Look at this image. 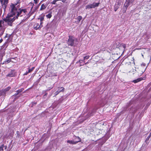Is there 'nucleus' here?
<instances>
[{
  "label": "nucleus",
  "instance_id": "1",
  "mask_svg": "<svg viewBox=\"0 0 151 151\" xmlns=\"http://www.w3.org/2000/svg\"><path fill=\"white\" fill-rule=\"evenodd\" d=\"M18 3V2H17L16 4H12L10 5L9 8L10 12L8 14L7 16L5 19L6 22L8 23V24H11L18 17H22L24 14V16L26 14L27 12L26 9H19L17 11V8L16 6Z\"/></svg>",
  "mask_w": 151,
  "mask_h": 151
},
{
  "label": "nucleus",
  "instance_id": "2",
  "mask_svg": "<svg viewBox=\"0 0 151 151\" xmlns=\"http://www.w3.org/2000/svg\"><path fill=\"white\" fill-rule=\"evenodd\" d=\"M78 40L77 39L75 38L73 36H69L68 40V45L71 46H73L77 44Z\"/></svg>",
  "mask_w": 151,
  "mask_h": 151
},
{
  "label": "nucleus",
  "instance_id": "3",
  "mask_svg": "<svg viewBox=\"0 0 151 151\" xmlns=\"http://www.w3.org/2000/svg\"><path fill=\"white\" fill-rule=\"evenodd\" d=\"M99 4V3H93L91 4H90L87 5L86 6V9H87L95 8L96 7L98 6Z\"/></svg>",
  "mask_w": 151,
  "mask_h": 151
},
{
  "label": "nucleus",
  "instance_id": "4",
  "mask_svg": "<svg viewBox=\"0 0 151 151\" xmlns=\"http://www.w3.org/2000/svg\"><path fill=\"white\" fill-rule=\"evenodd\" d=\"M9 0H0L2 7L4 9L6 8L8 3Z\"/></svg>",
  "mask_w": 151,
  "mask_h": 151
},
{
  "label": "nucleus",
  "instance_id": "5",
  "mask_svg": "<svg viewBox=\"0 0 151 151\" xmlns=\"http://www.w3.org/2000/svg\"><path fill=\"white\" fill-rule=\"evenodd\" d=\"M147 68V67L146 66V64L145 63H142L141 64L140 69L141 70L142 74L145 72Z\"/></svg>",
  "mask_w": 151,
  "mask_h": 151
},
{
  "label": "nucleus",
  "instance_id": "6",
  "mask_svg": "<svg viewBox=\"0 0 151 151\" xmlns=\"http://www.w3.org/2000/svg\"><path fill=\"white\" fill-rule=\"evenodd\" d=\"M42 27V24L41 25L40 24L39 25V24L38 23H36L34 25V28L36 30L41 28Z\"/></svg>",
  "mask_w": 151,
  "mask_h": 151
},
{
  "label": "nucleus",
  "instance_id": "7",
  "mask_svg": "<svg viewBox=\"0 0 151 151\" xmlns=\"http://www.w3.org/2000/svg\"><path fill=\"white\" fill-rule=\"evenodd\" d=\"M58 88L62 89L60 91H59V90H58L55 93V95L56 96L58 95L60 92H63L64 91V88L63 87H61L60 88L58 87Z\"/></svg>",
  "mask_w": 151,
  "mask_h": 151
},
{
  "label": "nucleus",
  "instance_id": "8",
  "mask_svg": "<svg viewBox=\"0 0 151 151\" xmlns=\"http://www.w3.org/2000/svg\"><path fill=\"white\" fill-rule=\"evenodd\" d=\"M121 3L119 2H117V3L114 5V10L115 12H116L118 8H119V5Z\"/></svg>",
  "mask_w": 151,
  "mask_h": 151
},
{
  "label": "nucleus",
  "instance_id": "9",
  "mask_svg": "<svg viewBox=\"0 0 151 151\" xmlns=\"http://www.w3.org/2000/svg\"><path fill=\"white\" fill-rule=\"evenodd\" d=\"M15 75V73L14 70L12 71L9 73L7 76L10 77H13Z\"/></svg>",
  "mask_w": 151,
  "mask_h": 151
},
{
  "label": "nucleus",
  "instance_id": "10",
  "mask_svg": "<svg viewBox=\"0 0 151 151\" xmlns=\"http://www.w3.org/2000/svg\"><path fill=\"white\" fill-rule=\"evenodd\" d=\"M47 5L45 4H43L41 6L40 11H42L45 9L46 8Z\"/></svg>",
  "mask_w": 151,
  "mask_h": 151
},
{
  "label": "nucleus",
  "instance_id": "11",
  "mask_svg": "<svg viewBox=\"0 0 151 151\" xmlns=\"http://www.w3.org/2000/svg\"><path fill=\"white\" fill-rule=\"evenodd\" d=\"M134 1V0H126V2L128 4L130 5H132Z\"/></svg>",
  "mask_w": 151,
  "mask_h": 151
},
{
  "label": "nucleus",
  "instance_id": "12",
  "mask_svg": "<svg viewBox=\"0 0 151 151\" xmlns=\"http://www.w3.org/2000/svg\"><path fill=\"white\" fill-rule=\"evenodd\" d=\"M39 19H40V24H41L43 23V21L44 20V16L42 17H40L39 18Z\"/></svg>",
  "mask_w": 151,
  "mask_h": 151
},
{
  "label": "nucleus",
  "instance_id": "13",
  "mask_svg": "<svg viewBox=\"0 0 151 151\" xmlns=\"http://www.w3.org/2000/svg\"><path fill=\"white\" fill-rule=\"evenodd\" d=\"M4 148L5 150H6L7 148V146H4V145H2L0 147V151H2L4 150Z\"/></svg>",
  "mask_w": 151,
  "mask_h": 151
},
{
  "label": "nucleus",
  "instance_id": "14",
  "mask_svg": "<svg viewBox=\"0 0 151 151\" xmlns=\"http://www.w3.org/2000/svg\"><path fill=\"white\" fill-rule=\"evenodd\" d=\"M151 132L150 133L149 135H148V136L147 137V138L145 140V142L147 144H148V141L150 139V137H151Z\"/></svg>",
  "mask_w": 151,
  "mask_h": 151
},
{
  "label": "nucleus",
  "instance_id": "15",
  "mask_svg": "<svg viewBox=\"0 0 151 151\" xmlns=\"http://www.w3.org/2000/svg\"><path fill=\"white\" fill-rule=\"evenodd\" d=\"M142 80V78H139L137 79L134 80H133V82L134 83H137V82L141 81Z\"/></svg>",
  "mask_w": 151,
  "mask_h": 151
},
{
  "label": "nucleus",
  "instance_id": "16",
  "mask_svg": "<svg viewBox=\"0 0 151 151\" xmlns=\"http://www.w3.org/2000/svg\"><path fill=\"white\" fill-rule=\"evenodd\" d=\"M83 62H84V63L85 62V61H84L83 60H79L78 61H77V62H76V63H80L81 64V65H80V66H82V65H83L84 64H82V63H83Z\"/></svg>",
  "mask_w": 151,
  "mask_h": 151
},
{
  "label": "nucleus",
  "instance_id": "17",
  "mask_svg": "<svg viewBox=\"0 0 151 151\" xmlns=\"http://www.w3.org/2000/svg\"><path fill=\"white\" fill-rule=\"evenodd\" d=\"M130 5L129 4H128L127 2H126L124 4L123 9H127L128 6Z\"/></svg>",
  "mask_w": 151,
  "mask_h": 151
},
{
  "label": "nucleus",
  "instance_id": "18",
  "mask_svg": "<svg viewBox=\"0 0 151 151\" xmlns=\"http://www.w3.org/2000/svg\"><path fill=\"white\" fill-rule=\"evenodd\" d=\"M52 13L51 12L50 13H49L48 14L46 15V17L47 19H50L52 17Z\"/></svg>",
  "mask_w": 151,
  "mask_h": 151
},
{
  "label": "nucleus",
  "instance_id": "19",
  "mask_svg": "<svg viewBox=\"0 0 151 151\" xmlns=\"http://www.w3.org/2000/svg\"><path fill=\"white\" fill-rule=\"evenodd\" d=\"M39 7H38L37 6H36V7H34L33 9V10L32 12V13L31 14H32L34 12H35L36 10H37V9Z\"/></svg>",
  "mask_w": 151,
  "mask_h": 151
},
{
  "label": "nucleus",
  "instance_id": "20",
  "mask_svg": "<svg viewBox=\"0 0 151 151\" xmlns=\"http://www.w3.org/2000/svg\"><path fill=\"white\" fill-rule=\"evenodd\" d=\"M150 51V49L148 48H145L143 49V50H142V51L144 52L145 53V52H149Z\"/></svg>",
  "mask_w": 151,
  "mask_h": 151
},
{
  "label": "nucleus",
  "instance_id": "21",
  "mask_svg": "<svg viewBox=\"0 0 151 151\" xmlns=\"http://www.w3.org/2000/svg\"><path fill=\"white\" fill-rule=\"evenodd\" d=\"M121 46L123 47L125 49L126 47V45L122 43L121 44Z\"/></svg>",
  "mask_w": 151,
  "mask_h": 151
},
{
  "label": "nucleus",
  "instance_id": "22",
  "mask_svg": "<svg viewBox=\"0 0 151 151\" xmlns=\"http://www.w3.org/2000/svg\"><path fill=\"white\" fill-rule=\"evenodd\" d=\"M34 68L35 67H32L31 69H29L28 70V72H29V73L31 72L34 70Z\"/></svg>",
  "mask_w": 151,
  "mask_h": 151
},
{
  "label": "nucleus",
  "instance_id": "23",
  "mask_svg": "<svg viewBox=\"0 0 151 151\" xmlns=\"http://www.w3.org/2000/svg\"><path fill=\"white\" fill-rule=\"evenodd\" d=\"M90 56L89 55L86 56L84 57L83 60L84 61L85 60H87L89 58Z\"/></svg>",
  "mask_w": 151,
  "mask_h": 151
},
{
  "label": "nucleus",
  "instance_id": "24",
  "mask_svg": "<svg viewBox=\"0 0 151 151\" xmlns=\"http://www.w3.org/2000/svg\"><path fill=\"white\" fill-rule=\"evenodd\" d=\"M82 19V17L81 16H79L77 17V19L78 20V21L80 22Z\"/></svg>",
  "mask_w": 151,
  "mask_h": 151
},
{
  "label": "nucleus",
  "instance_id": "25",
  "mask_svg": "<svg viewBox=\"0 0 151 151\" xmlns=\"http://www.w3.org/2000/svg\"><path fill=\"white\" fill-rule=\"evenodd\" d=\"M57 1V0H54L52 2H51V4H56V2Z\"/></svg>",
  "mask_w": 151,
  "mask_h": 151
},
{
  "label": "nucleus",
  "instance_id": "26",
  "mask_svg": "<svg viewBox=\"0 0 151 151\" xmlns=\"http://www.w3.org/2000/svg\"><path fill=\"white\" fill-rule=\"evenodd\" d=\"M29 4H30V5L32 6V7L31 8V10L32 11V9L33 8V6L34 5V3L33 4L31 2V3H29Z\"/></svg>",
  "mask_w": 151,
  "mask_h": 151
},
{
  "label": "nucleus",
  "instance_id": "27",
  "mask_svg": "<svg viewBox=\"0 0 151 151\" xmlns=\"http://www.w3.org/2000/svg\"><path fill=\"white\" fill-rule=\"evenodd\" d=\"M23 90V89H21L19 90H18L17 91V92H19V93H20L21 92H22Z\"/></svg>",
  "mask_w": 151,
  "mask_h": 151
},
{
  "label": "nucleus",
  "instance_id": "28",
  "mask_svg": "<svg viewBox=\"0 0 151 151\" xmlns=\"http://www.w3.org/2000/svg\"><path fill=\"white\" fill-rule=\"evenodd\" d=\"M34 4L35 3V4H37L38 1H39V0H34Z\"/></svg>",
  "mask_w": 151,
  "mask_h": 151
},
{
  "label": "nucleus",
  "instance_id": "29",
  "mask_svg": "<svg viewBox=\"0 0 151 151\" xmlns=\"http://www.w3.org/2000/svg\"><path fill=\"white\" fill-rule=\"evenodd\" d=\"M3 23V22L2 21H0V27H1L2 25V24Z\"/></svg>",
  "mask_w": 151,
  "mask_h": 151
},
{
  "label": "nucleus",
  "instance_id": "30",
  "mask_svg": "<svg viewBox=\"0 0 151 151\" xmlns=\"http://www.w3.org/2000/svg\"><path fill=\"white\" fill-rule=\"evenodd\" d=\"M136 71V70H133L132 71V70H131L129 71V72H133V74H134Z\"/></svg>",
  "mask_w": 151,
  "mask_h": 151
},
{
  "label": "nucleus",
  "instance_id": "31",
  "mask_svg": "<svg viewBox=\"0 0 151 151\" xmlns=\"http://www.w3.org/2000/svg\"><path fill=\"white\" fill-rule=\"evenodd\" d=\"M10 89V87H8L7 88L5 89V91H7L9 90Z\"/></svg>",
  "mask_w": 151,
  "mask_h": 151
},
{
  "label": "nucleus",
  "instance_id": "32",
  "mask_svg": "<svg viewBox=\"0 0 151 151\" xmlns=\"http://www.w3.org/2000/svg\"><path fill=\"white\" fill-rule=\"evenodd\" d=\"M11 61V60L10 59H9L6 61V62L7 63H9Z\"/></svg>",
  "mask_w": 151,
  "mask_h": 151
},
{
  "label": "nucleus",
  "instance_id": "33",
  "mask_svg": "<svg viewBox=\"0 0 151 151\" xmlns=\"http://www.w3.org/2000/svg\"><path fill=\"white\" fill-rule=\"evenodd\" d=\"M29 73V72H28V71H26L25 73H24L23 75H27Z\"/></svg>",
  "mask_w": 151,
  "mask_h": 151
},
{
  "label": "nucleus",
  "instance_id": "34",
  "mask_svg": "<svg viewBox=\"0 0 151 151\" xmlns=\"http://www.w3.org/2000/svg\"><path fill=\"white\" fill-rule=\"evenodd\" d=\"M68 142L70 143H73L71 141L68 140Z\"/></svg>",
  "mask_w": 151,
  "mask_h": 151
},
{
  "label": "nucleus",
  "instance_id": "35",
  "mask_svg": "<svg viewBox=\"0 0 151 151\" xmlns=\"http://www.w3.org/2000/svg\"><path fill=\"white\" fill-rule=\"evenodd\" d=\"M126 10V9H123V11H122L123 12V13H125Z\"/></svg>",
  "mask_w": 151,
  "mask_h": 151
},
{
  "label": "nucleus",
  "instance_id": "36",
  "mask_svg": "<svg viewBox=\"0 0 151 151\" xmlns=\"http://www.w3.org/2000/svg\"><path fill=\"white\" fill-rule=\"evenodd\" d=\"M19 93V92H17L16 93L14 94V95L15 96H16L17 95V94H18Z\"/></svg>",
  "mask_w": 151,
  "mask_h": 151
},
{
  "label": "nucleus",
  "instance_id": "37",
  "mask_svg": "<svg viewBox=\"0 0 151 151\" xmlns=\"http://www.w3.org/2000/svg\"><path fill=\"white\" fill-rule=\"evenodd\" d=\"M78 140L77 142H76V143H77L80 141V139L79 137L78 138Z\"/></svg>",
  "mask_w": 151,
  "mask_h": 151
},
{
  "label": "nucleus",
  "instance_id": "38",
  "mask_svg": "<svg viewBox=\"0 0 151 151\" xmlns=\"http://www.w3.org/2000/svg\"><path fill=\"white\" fill-rule=\"evenodd\" d=\"M31 11H32H32L31 10ZM30 13H30V14H29V16H28V17H30V16L32 14H31V13H32H32H31V12H30Z\"/></svg>",
  "mask_w": 151,
  "mask_h": 151
},
{
  "label": "nucleus",
  "instance_id": "39",
  "mask_svg": "<svg viewBox=\"0 0 151 151\" xmlns=\"http://www.w3.org/2000/svg\"><path fill=\"white\" fill-rule=\"evenodd\" d=\"M122 0H117V1L121 3L122 2Z\"/></svg>",
  "mask_w": 151,
  "mask_h": 151
},
{
  "label": "nucleus",
  "instance_id": "40",
  "mask_svg": "<svg viewBox=\"0 0 151 151\" xmlns=\"http://www.w3.org/2000/svg\"><path fill=\"white\" fill-rule=\"evenodd\" d=\"M41 4V2H40L37 6L38 7H39V6H40V4Z\"/></svg>",
  "mask_w": 151,
  "mask_h": 151
},
{
  "label": "nucleus",
  "instance_id": "41",
  "mask_svg": "<svg viewBox=\"0 0 151 151\" xmlns=\"http://www.w3.org/2000/svg\"><path fill=\"white\" fill-rule=\"evenodd\" d=\"M3 41V39H1L0 40V43L1 42Z\"/></svg>",
  "mask_w": 151,
  "mask_h": 151
},
{
  "label": "nucleus",
  "instance_id": "42",
  "mask_svg": "<svg viewBox=\"0 0 151 151\" xmlns=\"http://www.w3.org/2000/svg\"><path fill=\"white\" fill-rule=\"evenodd\" d=\"M67 0H62V2L63 3H64L65 1H66Z\"/></svg>",
  "mask_w": 151,
  "mask_h": 151
},
{
  "label": "nucleus",
  "instance_id": "43",
  "mask_svg": "<svg viewBox=\"0 0 151 151\" xmlns=\"http://www.w3.org/2000/svg\"><path fill=\"white\" fill-rule=\"evenodd\" d=\"M88 63V62H86V63H85V65L87 64Z\"/></svg>",
  "mask_w": 151,
  "mask_h": 151
},
{
  "label": "nucleus",
  "instance_id": "44",
  "mask_svg": "<svg viewBox=\"0 0 151 151\" xmlns=\"http://www.w3.org/2000/svg\"><path fill=\"white\" fill-rule=\"evenodd\" d=\"M62 0H57V1H62Z\"/></svg>",
  "mask_w": 151,
  "mask_h": 151
},
{
  "label": "nucleus",
  "instance_id": "45",
  "mask_svg": "<svg viewBox=\"0 0 151 151\" xmlns=\"http://www.w3.org/2000/svg\"><path fill=\"white\" fill-rule=\"evenodd\" d=\"M142 56L143 57V54L142 53Z\"/></svg>",
  "mask_w": 151,
  "mask_h": 151
},
{
  "label": "nucleus",
  "instance_id": "46",
  "mask_svg": "<svg viewBox=\"0 0 151 151\" xmlns=\"http://www.w3.org/2000/svg\"><path fill=\"white\" fill-rule=\"evenodd\" d=\"M58 89H58V90H59V91H60L61 90H60V88H58Z\"/></svg>",
  "mask_w": 151,
  "mask_h": 151
}]
</instances>
